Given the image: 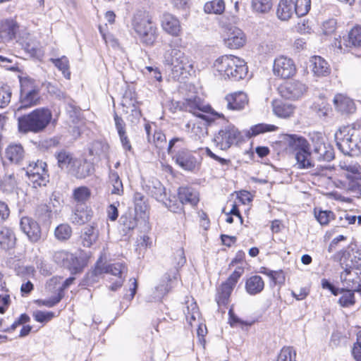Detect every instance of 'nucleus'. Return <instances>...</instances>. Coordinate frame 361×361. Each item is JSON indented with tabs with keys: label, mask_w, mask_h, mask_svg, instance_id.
Instances as JSON below:
<instances>
[{
	"label": "nucleus",
	"mask_w": 361,
	"mask_h": 361,
	"mask_svg": "<svg viewBox=\"0 0 361 361\" xmlns=\"http://www.w3.org/2000/svg\"><path fill=\"white\" fill-rule=\"evenodd\" d=\"M338 149L345 155H361V125L353 123L340 128L335 133Z\"/></svg>",
	"instance_id": "f257e3e1"
},
{
	"label": "nucleus",
	"mask_w": 361,
	"mask_h": 361,
	"mask_svg": "<svg viewBox=\"0 0 361 361\" xmlns=\"http://www.w3.org/2000/svg\"><path fill=\"white\" fill-rule=\"evenodd\" d=\"M279 142L288 152H295L296 165L300 169H310L314 166L310 159L307 140L298 135L283 134L280 137Z\"/></svg>",
	"instance_id": "f03ea898"
},
{
	"label": "nucleus",
	"mask_w": 361,
	"mask_h": 361,
	"mask_svg": "<svg viewBox=\"0 0 361 361\" xmlns=\"http://www.w3.org/2000/svg\"><path fill=\"white\" fill-rule=\"evenodd\" d=\"M52 118L51 111L47 108H39L28 114L18 118V130L21 133H37L44 130Z\"/></svg>",
	"instance_id": "7ed1b4c3"
},
{
	"label": "nucleus",
	"mask_w": 361,
	"mask_h": 361,
	"mask_svg": "<svg viewBox=\"0 0 361 361\" xmlns=\"http://www.w3.org/2000/svg\"><path fill=\"white\" fill-rule=\"evenodd\" d=\"M214 66L225 80L238 81L243 79L247 73L245 62L234 56H223L215 61Z\"/></svg>",
	"instance_id": "20e7f679"
},
{
	"label": "nucleus",
	"mask_w": 361,
	"mask_h": 361,
	"mask_svg": "<svg viewBox=\"0 0 361 361\" xmlns=\"http://www.w3.org/2000/svg\"><path fill=\"white\" fill-rule=\"evenodd\" d=\"M133 26L142 43L152 45L158 42L157 27L149 15L142 13L135 14L133 19Z\"/></svg>",
	"instance_id": "39448f33"
},
{
	"label": "nucleus",
	"mask_w": 361,
	"mask_h": 361,
	"mask_svg": "<svg viewBox=\"0 0 361 361\" xmlns=\"http://www.w3.org/2000/svg\"><path fill=\"white\" fill-rule=\"evenodd\" d=\"M184 140L180 137H174L169 142L168 154L173 156L176 164H178L182 169L187 171H194L199 167L200 163L195 156L191 151L187 149H181L175 152L173 147L177 143H180L178 147H181L183 144Z\"/></svg>",
	"instance_id": "423d86ee"
},
{
	"label": "nucleus",
	"mask_w": 361,
	"mask_h": 361,
	"mask_svg": "<svg viewBox=\"0 0 361 361\" xmlns=\"http://www.w3.org/2000/svg\"><path fill=\"white\" fill-rule=\"evenodd\" d=\"M241 137L238 129L228 121H224V124L214 134L213 142L221 150H227L233 145L238 143Z\"/></svg>",
	"instance_id": "0eeeda50"
},
{
	"label": "nucleus",
	"mask_w": 361,
	"mask_h": 361,
	"mask_svg": "<svg viewBox=\"0 0 361 361\" xmlns=\"http://www.w3.org/2000/svg\"><path fill=\"white\" fill-rule=\"evenodd\" d=\"M20 82V94L19 106L17 108L16 114L23 109L39 104L40 101L39 90L35 85L33 80L30 78H22Z\"/></svg>",
	"instance_id": "6e6552de"
},
{
	"label": "nucleus",
	"mask_w": 361,
	"mask_h": 361,
	"mask_svg": "<svg viewBox=\"0 0 361 361\" xmlns=\"http://www.w3.org/2000/svg\"><path fill=\"white\" fill-rule=\"evenodd\" d=\"M46 168L47 164L39 160L30 163L27 166L26 174L33 188L45 186L49 182V174Z\"/></svg>",
	"instance_id": "1a4fd4ad"
},
{
	"label": "nucleus",
	"mask_w": 361,
	"mask_h": 361,
	"mask_svg": "<svg viewBox=\"0 0 361 361\" xmlns=\"http://www.w3.org/2000/svg\"><path fill=\"white\" fill-rule=\"evenodd\" d=\"M312 153L318 161H331L334 159V149L329 144L324 142V138L319 134L312 137Z\"/></svg>",
	"instance_id": "9d476101"
},
{
	"label": "nucleus",
	"mask_w": 361,
	"mask_h": 361,
	"mask_svg": "<svg viewBox=\"0 0 361 361\" xmlns=\"http://www.w3.org/2000/svg\"><path fill=\"white\" fill-rule=\"evenodd\" d=\"M101 267L103 274H111V275L118 277L116 281L112 283L109 286V289L111 290L116 291L118 288L122 286L125 275L128 271V269L125 263L116 262L113 264H106L101 262Z\"/></svg>",
	"instance_id": "9b49d317"
},
{
	"label": "nucleus",
	"mask_w": 361,
	"mask_h": 361,
	"mask_svg": "<svg viewBox=\"0 0 361 361\" xmlns=\"http://www.w3.org/2000/svg\"><path fill=\"white\" fill-rule=\"evenodd\" d=\"M164 63L170 66L172 71L178 72L185 69L188 59L180 50L176 47H170L164 54Z\"/></svg>",
	"instance_id": "f8f14e48"
},
{
	"label": "nucleus",
	"mask_w": 361,
	"mask_h": 361,
	"mask_svg": "<svg viewBox=\"0 0 361 361\" xmlns=\"http://www.w3.org/2000/svg\"><path fill=\"white\" fill-rule=\"evenodd\" d=\"M180 109L192 113L200 119L206 120H208L209 116L203 113H208L212 110L210 106L204 104L203 101L196 96L186 99Z\"/></svg>",
	"instance_id": "ddd939ff"
},
{
	"label": "nucleus",
	"mask_w": 361,
	"mask_h": 361,
	"mask_svg": "<svg viewBox=\"0 0 361 361\" xmlns=\"http://www.w3.org/2000/svg\"><path fill=\"white\" fill-rule=\"evenodd\" d=\"M307 90L306 85L298 80L286 82L279 87L280 94L283 97L293 100L300 98Z\"/></svg>",
	"instance_id": "4468645a"
},
{
	"label": "nucleus",
	"mask_w": 361,
	"mask_h": 361,
	"mask_svg": "<svg viewBox=\"0 0 361 361\" xmlns=\"http://www.w3.org/2000/svg\"><path fill=\"white\" fill-rule=\"evenodd\" d=\"M273 72L275 75L286 79L294 75L296 68L292 59L281 56L274 60Z\"/></svg>",
	"instance_id": "2eb2a0df"
},
{
	"label": "nucleus",
	"mask_w": 361,
	"mask_h": 361,
	"mask_svg": "<svg viewBox=\"0 0 361 361\" xmlns=\"http://www.w3.org/2000/svg\"><path fill=\"white\" fill-rule=\"evenodd\" d=\"M20 227L31 242L36 243L41 239V228L38 223L32 218L27 216L22 217L20 222Z\"/></svg>",
	"instance_id": "dca6fc26"
},
{
	"label": "nucleus",
	"mask_w": 361,
	"mask_h": 361,
	"mask_svg": "<svg viewBox=\"0 0 361 361\" xmlns=\"http://www.w3.org/2000/svg\"><path fill=\"white\" fill-rule=\"evenodd\" d=\"M247 103V96L243 92L228 94L223 100V104L227 109L231 111H240L245 108Z\"/></svg>",
	"instance_id": "f3484780"
},
{
	"label": "nucleus",
	"mask_w": 361,
	"mask_h": 361,
	"mask_svg": "<svg viewBox=\"0 0 361 361\" xmlns=\"http://www.w3.org/2000/svg\"><path fill=\"white\" fill-rule=\"evenodd\" d=\"M94 168L92 163L87 159H79L75 162L74 166L71 169L69 174L78 179H83L90 176L94 173Z\"/></svg>",
	"instance_id": "a211bd4d"
},
{
	"label": "nucleus",
	"mask_w": 361,
	"mask_h": 361,
	"mask_svg": "<svg viewBox=\"0 0 361 361\" xmlns=\"http://www.w3.org/2000/svg\"><path fill=\"white\" fill-rule=\"evenodd\" d=\"M162 29L173 36H178L180 32V24L178 19L169 13H165L161 17Z\"/></svg>",
	"instance_id": "6ab92c4d"
},
{
	"label": "nucleus",
	"mask_w": 361,
	"mask_h": 361,
	"mask_svg": "<svg viewBox=\"0 0 361 361\" xmlns=\"http://www.w3.org/2000/svg\"><path fill=\"white\" fill-rule=\"evenodd\" d=\"M55 158L57 160V165L61 170H65L68 173L71 171L74 164L77 161V158L74 154L64 149L55 152Z\"/></svg>",
	"instance_id": "aec40b11"
},
{
	"label": "nucleus",
	"mask_w": 361,
	"mask_h": 361,
	"mask_svg": "<svg viewBox=\"0 0 361 361\" xmlns=\"http://www.w3.org/2000/svg\"><path fill=\"white\" fill-rule=\"evenodd\" d=\"M335 108L341 114H350L355 111L356 107L353 99L342 94H337L334 98Z\"/></svg>",
	"instance_id": "412c9836"
},
{
	"label": "nucleus",
	"mask_w": 361,
	"mask_h": 361,
	"mask_svg": "<svg viewBox=\"0 0 361 361\" xmlns=\"http://www.w3.org/2000/svg\"><path fill=\"white\" fill-rule=\"evenodd\" d=\"M312 72L318 78L325 77L330 74L331 69L328 63L319 56H313L310 58Z\"/></svg>",
	"instance_id": "4be33fe9"
},
{
	"label": "nucleus",
	"mask_w": 361,
	"mask_h": 361,
	"mask_svg": "<svg viewBox=\"0 0 361 361\" xmlns=\"http://www.w3.org/2000/svg\"><path fill=\"white\" fill-rule=\"evenodd\" d=\"M178 197L183 205L189 204L192 207L195 206L200 200L198 192L190 187H180Z\"/></svg>",
	"instance_id": "5701e85b"
},
{
	"label": "nucleus",
	"mask_w": 361,
	"mask_h": 361,
	"mask_svg": "<svg viewBox=\"0 0 361 361\" xmlns=\"http://www.w3.org/2000/svg\"><path fill=\"white\" fill-rule=\"evenodd\" d=\"M98 238L99 230L94 223L85 227L80 235L81 243L85 247H90L93 245L98 240Z\"/></svg>",
	"instance_id": "b1692460"
},
{
	"label": "nucleus",
	"mask_w": 361,
	"mask_h": 361,
	"mask_svg": "<svg viewBox=\"0 0 361 361\" xmlns=\"http://www.w3.org/2000/svg\"><path fill=\"white\" fill-rule=\"evenodd\" d=\"M224 42L226 45H245L247 43V37L241 29L233 27L228 30Z\"/></svg>",
	"instance_id": "393cba45"
},
{
	"label": "nucleus",
	"mask_w": 361,
	"mask_h": 361,
	"mask_svg": "<svg viewBox=\"0 0 361 361\" xmlns=\"http://www.w3.org/2000/svg\"><path fill=\"white\" fill-rule=\"evenodd\" d=\"M18 30V25L16 21L13 19L6 20L0 29V37L3 42H8L15 38Z\"/></svg>",
	"instance_id": "a878e982"
},
{
	"label": "nucleus",
	"mask_w": 361,
	"mask_h": 361,
	"mask_svg": "<svg viewBox=\"0 0 361 361\" xmlns=\"http://www.w3.org/2000/svg\"><path fill=\"white\" fill-rule=\"evenodd\" d=\"M264 288V282L262 278L258 275H254L248 278L245 282V290L251 295L261 293Z\"/></svg>",
	"instance_id": "bb28decb"
},
{
	"label": "nucleus",
	"mask_w": 361,
	"mask_h": 361,
	"mask_svg": "<svg viewBox=\"0 0 361 361\" xmlns=\"http://www.w3.org/2000/svg\"><path fill=\"white\" fill-rule=\"evenodd\" d=\"M173 260L174 268L167 272V276L169 278L172 276L174 279H177L178 276V269L182 267L186 262V259L183 248H179L174 252ZM169 280L171 281V279H169Z\"/></svg>",
	"instance_id": "cd10ccee"
},
{
	"label": "nucleus",
	"mask_w": 361,
	"mask_h": 361,
	"mask_svg": "<svg viewBox=\"0 0 361 361\" xmlns=\"http://www.w3.org/2000/svg\"><path fill=\"white\" fill-rule=\"evenodd\" d=\"M294 11L293 0H281L276 11L277 16L282 20H287L291 18Z\"/></svg>",
	"instance_id": "c85d7f7f"
},
{
	"label": "nucleus",
	"mask_w": 361,
	"mask_h": 361,
	"mask_svg": "<svg viewBox=\"0 0 361 361\" xmlns=\"http://www.w3.org/2000/svg\"><path fill=\"white\" fill-rule=\"evenodd\" d=\"M16 236L13 231L7 227L0 229V246L2 249L9 250L14 247Z\"/></svg>",
	"instance_id": "c756f323"
},
{
	"label": "nucleus",
	"mask_w": 361,
	"mask_h": 361,
	"mask_svg": "<svg viewBox=\"0 0 361 361\" xmlns=\"http://www.w3.org/2000/svg\"><path fill=\"white\" fill-rule=\"evenodd\" d=\"M103 274L101 267V258L97 262L94 269L88 271L82 279L81 286H92L99 281L100 276Z\"/></svg>",
	"instance_id": "7c9ffc66"
},
{
	"label": "nucleus",
	"mask_w": 361,
	"mask_h": 361,
	"mask_svg": "<svg viewBox=\"0 0 361 361\" xmlns=\"http://www.w3.org/2000/svg\"><path fill=\"white\" fill-rule=\"evenodd\" d=\"M24 156L25 152L20 145H11L6 149V157L11 162L19 164Z\"/></svg>",
	"instance_id": "2f4dec72"
},
{
	"label": "nucleus",
	"mask_w": 361,
	"mask_h": 361,
	"mask_svg": "<svg viewBox=\"0 0 361 361\" xmlns=\"http://www.w3.org/2000/svg\"><path fill=\"white\" fill-rule=\"evenodd\" d=\"M92 214V211L87 207L78 208L72 214L71 221L75 224L83 225L91 220Z\"/></svg>",
	"instance_id": "473e14b6"
},
{
	"label": "nucleus",
	"mask_w": 361,
	"mask_h": 361,
	"mask_svg": "<svg viewBox=\"0 0 361 361\" xmlns=\"http://www.w3.org/2000/svg\"><path fill=\"white\" fill-rule=\"evenodd\" d=\"M211 121L210 117L208 116V120L201 119V121L193 123L191 133L195 136V140L201 139L207 134V126Z\"/></svg>",
	"instance_id": "72a5a7b5"
},
{
	"label": "nucleus",
	"mask_w": 361,
	"mask_h": 361,
	"mask_svg": "<svg viewBox=\"0 0 361 361\" xmlns=\"http://www.w3.org/2000/svg\"><path fill=\"white\" fill-rule=\"evenodd\" d=\"M341 169L346 172L345 176L350 180V182L355 180H361V167L357 163H344L341 165Z\"/></svg>",
	"instance_id": "f704fd0d"
},
{
	"label": "nucleus",
	"mask_w": 361,
	"mask_h": 361,
	"mask_svg": "<svg viewBox=\"0 0 361 361\" xmlns=\"http://www.w3.org/2000/svg\"><path fill=\"white\" fill-rule=\"evenodd\" d=\"M225 8L224 0H212L205 3L204 11L208 14L221 15L224 12Z\"/></svg>",
	"instance_id": "c9c22d12"
},
{
	"label": "nucleus",
	"mask_w": 361,
	"mask_h": 361,
	"mask_svg": "<svg viewBox=\"0 0 361 361\" xmlns=\"http://www.w3.org/2000/svg\"><path fill=\"white\" fill-rule=\"evenodd\" d=\"M233 290V288L230 285L223 283L220 288L218 289V293L216 296V301L219 306L226 305L229 297Z\"/></svg>",
	"instance_id": "e433bc0d"
},
{
	"label": "nucleus",
	"mask_w": 361,
	"mask_h": 361,
	"mask_svg": "<svg viewBox=\"0 0 361 361\" xmlns=\"http://www.w3.org/2000/svg\"><path fill=\"white\" fill-rule=\"evenodd\" d=\"M183 312L185 315L187 322L192 325L193 321L199 317V311L197 303L192 300L187 301L185 306L183 307Z\"/></svg>",
	"instance_id": "4c0bfd02"
},
{
	"label": "nucleus",
	"mask_w": 361,
	"mask_h": 361,
	"mask_svg": "<svg viewBox=\"0 0 361 361\" xmlns=\"http://www.w3.org/2000/svg\"><path fill=\"white\" fill-rule=\"evenodd\" d=\"M340 278L341 282L348 288H353L354 286L357 288V279L354 275V267L345 268L344 271L341 272Z\"/></svg>",
	"instance_id": "58836bf2"
},
{
	"label": "nucleus",
	"mask_w": 361,
	"mask_h": 361,
	"mask_svg": "<svg viewBox=\"0 0 361 361\" xmlns=\"http://www.w3.org/2000/svg\"><path fill=\"white\" fill-rule=\"evenodd\" d=\"M109 182L112 185L111 194L121 195L123 193V186L122 181L117 172L109 170Z\"/></svg>",
	"instance_id": "ea45409f"
},
{
	"label": "nucleus",
	"mask_w": 361,
	"mask_h": 361,
	"mask_svg": "<svg viewBox=\"0 0 361 361\" xmlns=\"http://www.w3.org/2000/svg\"><path fill=\"white\" fill-rule=\"evenodd\" d=\"M169 277L167 276V273L164 275V279L162 282L156 287V298L159 300L164 297L166 294H167L170 290L173 288V281L174 279L172 276L170 277L171 281L169 280Z\"/></svg>",
	"instance_id": "a19ab883"
},
{
	"label": "nucleus",
	"mask_w": 361,
	"mask_h": 361,
	"mask_svg": "<svg viewBox=\"0 0 361 361\" xmlns=\"http://www.w3.org/2000/svg\"><path fill=\"white\" fill-rule=\"evenodd\" d=\"M109 150V145L102 140H95L91 143L89 153L92 156L105 155Z\"/></svg>",
	"instance_id": "79ce46f5"
},
{
	"label": "nucleus",
	"mask_w": 361,
	"mask_h": 361,
	"mask_svg": "<svg viewBox=\"0 0 361 361\" xmlns=\"http://www.w3.org/2000/svg\"><path fill=\"white\" fill-rule=\"evenodd\" d=\"M251 7L258 13H267L272 8L271 0H252Z\"/></svg>",
	"instance_id": "37998d69"
},
{
	"label": "nucleus",
	"mask_w": 361,
	"mask_h": 361,
	"mask_svg": "<svg viewBox=\"0 0 361 361\" xmlns=\"http://www.w3.org/2000/svg\"><path fill=\"white\" fill-rule=\"evenodd\" d=\"M50 61L59 71L62 72L66 78H70L71 73L69 71V61L66 56H63L61 58L50 59Z\"/></svg>",
	"instance_id": "c03bdc74"
},
{
	"label": "nucleus",
	"mask_w": 361,
	"mask_h": 361,
	"mask_svg": "<svg viewBox=\"0 0 361 361\" xmlns=\"http://www.w3.org/2000/svg\"><path fill=\"white\" fill-rule=\"evenodd\" d=\"M49 92L59 100L63 101L71 109H75V102L66 93L55 87H52L49 90Z\"/></svg>",
	"instance_id": "a18cd8bd"
},
{
	"label": "nucleus",
	"mask_w": 361,
	"mask_h": 361,
	"mask_svg": "<svg viewBox=\"0 0 361 361\" xmlns=\"http://www.w3.org/2000/svg\"><path fill=\"white\" fill-rule=\"evenodd\" d=\"M72 235V228L67 224L59 225L54 231V235L59 240L64 241L71 238Z\"/></svg>",
	"instance_id": "49530a36"
},
{
	"label": "nucleus",
	"mask_w": 361,
	"mask_h": 361,
	"mask_svg": "<svg viewBox=\"0 0 361 361\" xmlns=\"http://www.w3.org/2000/svg\"><path fill=\"white\" fill-rule=\"evenodd\" d=\"M278 128L277 126L271 124L259 123L251 127L248 131V135L250 137L256 136L260 133L266 132L274 131Z\"/></svg>",
	"instance_id": "de8ad7c7"
},
{
	"label": "nucleus",
	"mask_w": 361,
	"mask_h": 361,
	"mask_svg": "<svg viewBox=\"0 0 361 361\" xmlns=\"http://www.w3.org/2000/svg\"><path fill=\"white\" fill-rule=\"evenodd\" d=\"M294 6V11L298 17L305 16L311 7V0H296Z\"/></svg>",
	"instance_id": "09e8293b"
},
{
	"label": "nucleus",
	"mask_w": 361,
	"mask_h": 361,
	"mask_svg": "<svg viewBox=\"0 0 361 361\" xmlns=\"http://www.w3.org/2000/svg\"><path fill=\"white\" fill-rule=\"evenodd\" d=\"M133 199L135 212L145 214L148 208L147 197L141 192H136Z\"/></svg>",
	"instance_id": "8fccbe9b"
},
{
	"label": "nucleus",
	"mask_w": 361,
	"mask_h": 361,
	"mask_svg": "<svg viewBox=\"0 0 361 361\" xmlns=\"http://www.w3.org/2000/svg\"><path fill=\"white\" fill-rule=\"evenodd\" d=\"M35 215L40 221L47 222L51 218L52 211L47 204H42L37 206Z\"/></svg>",
	"instance_id": "3c124183"
},
{
	"label": "nucleus",
	"mask_w": 361,
	"mask_h": 361,
	"mask_svg": "<svg viewBox=\"0 0 361 361\" xmlns=\"http://www.w3.org/2000/svg\"><path fill=\"white\" fill-rule=\"evenodd\" d=\"M11 94L12 92L9 85L6 84L0 85V108H5L8 105Z\"/></svg>",
	"instance_id": "603ef678"
},
{
	"label": "nucleus",
	"mask_w": 361,
	"mask_h": 361,
	"mask_svg": "<svg viewBox=\"0 0 361 361\" xmlns=\"http://www.w3.org/2000/svg\"><path fill=\"white\" fill-rule=\"evenodd\" d=\"M121 105L123 107V111L125 114H129V110L137 106V102L136 99L133 97V94L130 92H126L121 100Z\"/></svg>",
	"instance_id": "864d4df0"
},
{
	"label": "nucleus",
	"mask_w": 361,
	"mask_h": 361,
	"mask_svg": "<svg viewBox=\"0 0 361 361\" xmlns=\"http://www.w3.org/2000/svg\"><path fill=\"white\" fill-rule=\"evenodd\" d=\"M294 108L292 105L282 104L276 105L274 107V114L279 117L287 118L293 114Z\"/></svg>",
	"instance_id": "5fc2aeb1"
},
{
	"label": "nucleus",
	"mask_w": 361,
	"mask_h": 361,
	"mask_svg": "<svg viewBox=\"0 0 361 361\" xmlns=\"http://www.w3.org/2000/svg\"><path fill=\"white\" fill-rule=\"evenodd\" d=\"M91 192L88 188L81 186L73 190V198L78 202H85L90 197Z\"/></svg>",
	"instance_id": "6e6d98bb"
},
{
	"label": "nucleus",
	"mask_w": 361,
	"mask_h": 361,
	"mask_svg": "<svg viewBox=\"0 0 361 361\" xmlns=\"http://www.w3.org/2000/svg\"><path fill=\"white\" fill-rule=\"evenodd\" d=\"M67 261L64 267L68 269L71 273L78 274L82 271L81 263L75 255L71 253V257H68Z\"/></svg>",
	"instance_id": "4d7b16f0"
},
{
	"label": "nucleus",
	"mask_w": 361,
	"mask_h": 361,
	"mask_svg": "<svg viewBox=\"0 0 361 361\" xmlns=\"http://www.w3.org/2000/svg\"><path fill=\"white\" fill-rule=\"evenodd\" d=\"M348 38L351 45H361V26L355 25L349 31Z\"/></svg>",
	"instance_id": "13d9d810"
},
{
	"label": "nucleus",
	"mask_w": 361,
	"mask_h": 361,
	"mask_svg": "<svg viewBox=\"0 0 361 361\" xmlns=\"http://www.w3.org/2000/svg\"><path fill=\"white\" fill-rule=\"evenodd\" d=\"M296 353L293 347H283L278 356L277 361H296Z\"/></svg>",
	"instance_id": "bf43d9fd"
},
{
	"label": "nucleus",
	"mask_w": 361,
	"mask_h": 361,
	"mask_svg": "<svg viewBox=\"0 0 361 361\" xmlns=\"http://www.w3.org/2000/svg\"><path fill=\"white\" fill-rule=\"evenodd\" d=\"M343 295L339 298L338 303L341 306L346 307L355 304V295L353 292L349 290H345Z\"/></svg>",
	"instance_id": "052dcab7"
},
{
	"label": "nucleus",
	"mask_w": 361,
	"mask_h": 361,
	"mask_svg": "<svg viewBox=\"0 0 361 361\" xmlns=\"http://www.w3.org/2000/svg\"><path fill=\"white\" fill-rule=\"evenodd\" d=\"M68 257H71V253L65 250H59L53 255V260L58 264L65 267Z\"/></svg>",
	"instance_id": "680f3d73"
},
{
	"label": "nucleus",
	"mask_w": 361,
	"mask_h": 361,
	"mask_svg": "<svg viewBox=\"0 0 361 361\" xmlns=\"http://www.w3.org/2000/svg\"><path fill=\"white\" fill-rule=\"evenodd\" d=\"M25 53L30 58L41 60L44 56L43 51L39 47H23Z\"/></svg>",
	"instance_id": "e2e57ef3"
},
{
	"label": "nucleus",
	"mask_w": 361,
	"mask_h": 361,
	"mask_svg": "<svg viewBox=\"0 0 361 361\" xmlns=\"http://www.w3.org/2000/svg\"><path fill=\"white\" fill-rule=\"evenodd\" d=\"M337 22L335 19L331 18L324 21L322 24V30L324 35H331L334 33L336 29Z\"/></svg>",
	"instance_id": "0e129e2a"
},
{
	"label": "nucleus",
	"mask_w": 361,
	"mask_h": 361,
	"mask_svg": "<svg viewBox=\"0 0 361 361\" xmlns=\"http://www.w3.org/2000/svg\"><path fill=\"white\" fill-rule=\"evenodd\" d=\"M334 213L331 211H319L315 214V217L322 225H326L334 218Z\"/></svg>",
	"instance_id": "69168bd1"
},
{
	"label": "nucleus",
	"mask_w": 361,
	"mask_h": 361,
	"mask_svg": "<svg viewBox=\"0 0 361 361\" xmlns=\"http://www.w3.org/2000/svg\"><path fill=\"white\" fill-rule=\"evenodd\" d=\"M174 200L169 199L167 202H165L166 206L169 209L170 211L174 213H180L183 211V204L180 201L176 200V197H173Z\"/></svg>",
	"instance_id": "338daca9"
},
{
	"label": "nucleus",
	"mask_w": 361,
	"mask_h": 361,
	"mask_svg": "<svg viewBox=\"0 0 361 361\" xmlns=\"http://www.w3.org/2000/svg\"><path fill=\"white\" fill-rule=\"evenodd\" d=\"M33 317L37 322L42 323L49 321L54 317V313L37 310L34 312Z\"/></svg>",
	"instance_id": "774afa93"
}]
</instances>
